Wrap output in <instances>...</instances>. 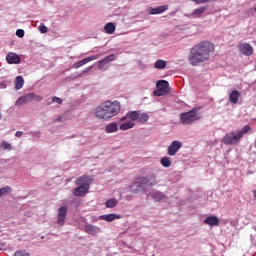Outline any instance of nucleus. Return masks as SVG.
<instances>
[{
  "label": "nucleus",
  "mask_w": 256,
  "mask_h": 256,
  "mask_svg": "<svg viewBox=\"0 0 256 256\" xmlns=\"http://www.w3.org/2000/svg\"><path fill=\"white\" fill-rule=\"evenodd\" d=\"M148 121H149V114L147 113L139 114V117H138L139 123H147Z\"/></svg>",
  "instance_id": "obj_29"
},
{
  "label": "nucleus",
  "mask_w": 256,
  "mask_h": 256,
  "mask_svg": "<svg viewBox=\"0 0 256 256\" xmlns=\"http://www.w3.org/2000/svg\"><path fill=\"white\" fill-rule=\"evenodd\" d=\"M199 119H201V114L197 108L180 114V123H182V125H193V123L199 121Z\"/></svg>",
  "instance_id": "obj_5"
},
{
  "label": "nucleus",
  "mask_w": 256,
  "mask_h": 256,
  "mask_svg": "<svg viewBox=\"0 0 256 256\" xmlns=\"http://www.w3.org/2000/svg\"><path fill=\"white\" fill-rule=\"evenodd\" d=\"M16 35H17V37H20V39H23V37H25V30H23V29H18V30L16 31Z\"/></svg>",
  "instance_id": "obj_36"
},
{
  "label": "nucleus",
  "mask_w": 256,
  "mask_h": 256,
  "mask_svg": "<svg viewBox=\"0 0 256 256\" xmlns=\"http://www.w3.org/2000/svg\"><path fill=\"white\" fill-rule=\"evenodd\" d=\"M239 97H241V92L237 90H233L229 94L230 103H232L233 105H237L239 103Z\"/></svg>",
  "instance_id": "obj_14"
},
{
  "label": "nucleus",
  "mask_w": 256,
  "mask_h": 256,
  "mask_svg": "<svg viewBox=\"0 0 256 256\" xmlns=\"http://www.w3.org/2000/svg\"><path fill=\"white\" fill-rule=\"evenodd\" d=\"M0 89H7V82H0Z\"/></svg>",
  "instance_id": "obj_38"
},
{
  "label": "nucleus",
  "mask_w": 256,
  "mask_h": 256,
  "mask_svg": "<svg viewBox=\"0 0 256 256\" xmlns=\"http://www.w3.org/2000/svg\"><path fill=\"white\" fill-rule=\"evenodd\" d=\"M6 61L9 65H19V63H21V58L16 53L10 52L6 56Z\"/></svg>",
  "instance_id": "obj_11"
},
{
  "label": "nucleus",
  "mask_w": 256,
  "mask_h": 256,
  "mask_svg": "<svg viewBox=\"0 0 256 256\" xmlns=\"http://www.w3.org/2000/svg\"><path fill=\"white\" fill-rule=\"evenodd\" d=\"M254 193V199L256 200V189L253 191Z\"/></svg>",
  "instance_id": "obj_40"
},
{
  "label": "nucleus",
  "mask_w": 256,
  "mask_h": 256,
  "mask_svg": "<svg viewBox=\"0 0 256 256\" xmlns=\"http://www.w3.org/2000/svg\"><path fill=\"white\" fill-rule=\"evenodd\" d=\"M215 54V44L209 41H202L190 49L188 61L193 67H198L201 63L209 61Z\"/></svg>",
  "instance_id": "obj_1"
},
{
  "label": "nucleus",
  "mask_w": 256,
  "mask_h": 256,
  "mask_svg": "<svg viewBox=\"0 0 256 256\" xmlns=\"http://www.w3.org/2000/svg\"><path fill=\"white\" fill-rule=\"evenodd\" d=\"M38 31L42 34L48 33L49 32V28H47V26H45V24H40L38 26Z\"/></svg>",
  "instance_id": "obj_34"
},
{
  "label": "nucleus",
  "mask_w": 256,
  "mask_h": 256,
  "mask_svg": "<svg viewBox=\"0 0 256 256\" xmlns=\"http://www.w3.org/2000/svg\"><path fill=\"white\" fill-rule=\"evenodd\" d=\"M105 131L106 133H117V131H119V126L117 125V123L112 122L106 125Z\"/></svg>",
  "instance_id": "obj_19"
},
{
  "label": "nucleus",
  "mask_w": 256,
  "mask_h": 256,
  "mask_svg": "<svg viewBox=\"0 0 256 256\" xmlns=\"http://www.w3.org/2000/svg\"><path fill=\"white\" fill-rule=\"evenodd\" d=\"M85 232L88 233V235H98V233H101V228L92 225V224H86L85 227Z\"/></svg>",
  "instance_id": "obj_13"
},
{
  "label": "nucleus",
  "mask_w": 256,
  "mask_h": 256,
  "mask_svg": "<svg viewBox=\"0 0 256 256\" xmlns=\"http://www.w3.org/2000/svg\"><path fill=\"white\" fill-rule=\"evenodd\" d=\"M7 193H11V187L6 186L4 188H0V197H3V195H7Z\"/></svg>",
  "instance_id": "obj_32"
},
{
  "label": "nucleus",
  "mask_w": 256,
  "mask_h": 256,
  "mask_svg": "<svg viewBox=\"0 0 256 256\" xmlns=\"http://www.w3.org/2000/svg\"><path fill=\"white\" fill-rule=\"evenodd\" d=\"M23 85H25V80L23 76H17L15 79V89L19 91V89H23Z\"/></svg>",
  "instance_id": "obj_21"
},
{
  "label": "nucleus",
  "mask_w": 256,
  "mask_h": 256,
  "mask_svg": "<svg viewBox=\"0 0 256 256\" xmlns=\"http://www.w3.org/2000/svg\"><path fill=\"white\" fill-rule=\"evenodd\" d=\"M121 113V103L117 100L115 101H105L102 102L95 109V116L97 119H103L104 121H109V119H113V117L119 115Z\"/></svg>",
  "instance_id": "obj_2"
},
{
  "label": "nucleus",
  "mask_w": 256,
  "mask_h": 256,
  "mask_svg": "<svg viewBox=\"0 0 256 256\" xmlns=\"http://www.w3.org/2000/svg\"><path fill=\"white\" fill-rule=\"evenodd\" d=\"M155 69H165L167 67V61L165 60H157L154 64Z\"/></svg>",
  "instance_id": "obj_27"
},
{
  "label": "nucleus",
  "mask_w": 256,
  "mask_h": 256,
  "mask_svg": "<svg viewBox=\"0 0 256 256\" xmlns=\"http://www.w3.org/2000/svg\"><path fill=\"white\" fill-rule=\"evenodd\" d=\"M237 48H238L239 52L242 55H245L246 57H251V55H253V53H254L253 46H251V44H249V43L238 44Z\"/></svg>",
  "instance_id": "obj_7"
},
{
  "label": "nucleus",
  "mask_w": 256,
  "mask_h": 256,
  "mask_svg": "<svg viewBox=\"0 0 256 256\" xmlns=\"http://www.w3.org/2000/svg\"><path fill=\"white\" fill-rule=\"evenodd\" d=\"M52 103H58V105H61V103H63V100L57 96H54L52 98Z\"/></svg>",
  "instance_id": "obj_37"
},
{
  "label": "nucleus",
  "mask_w": 256,
  "mask_h": 256,
  "mask_svg": "<svg viewBox=\"0 0 256 256\" xmlns=\"http://www.w3.org/2000/svg\"><path fill=\"white\" fill-rule=\"evenodd\" d=\"M157 89H164V91H167L169 89V82L167 80H160L156 83Z\"/></svg>",
  "instance_id": "obj_25"
},
{
  "label": "nucleus",
  "mask_w": 256,
  "mask_h": 256,
  "mask_svg": "<svg viewBox=\"0 0 256 256\" xmlns=\"http://www.w3.org/2000/svg\"><path fill=\"white\" fill-rule=\"evenodd\" d=\"M67 218V206H62L58 209L57 225L63 227L65 225V219Z\"/></svg>",
  "instance_id": "obj_9"
},
{
  "label": "nucleus",
  "mask_w": 256,
  "mask_h": 256,
  "mask_svg": "<svg viewBox=\"0 0 256 256\" xmlns=\"http://www.w3.org/2000/svg\"><path fill=\"white\" fill-rule=\"evenodd\" d=\"M31 94L28 93V94H25L23 96H21L20 98L17 99L16 101V105L18 107H21V105H25V103H31Z\"/></svg>",
  "instance_id": "obj_16"
},
{
  "label": "nucleus",
  "mask_w": 256,
  "mask_h": 256,
  "mask_svg": "<svg viewBox=\"0 0 256 256\" xmlns=\"http://www.w3.org/2000/svg\"><path fill=\"white\" fill-rule=\"evenodd\" d=\"M22 135H23V132H21V131H17L15 133V137H21Z\"/></svg>",
  "instance_id": "obj_39"
},
{
  "label": "nucleus",
  "mask_w": 256,
  "mask_h": 256,
  "mask_svg": "<svg viewBox=\"0 0 256 256\" xmlns=\"http://www.w3.org/2000/svg\"><path fill=\"white\" fill-rule=\"evenodd\" d=\"M139 111L128 112L126 116L121 118V121H125V119H132L133 121H139Z\"/></svg>",
  "instance_id": "obj_18"
},
{
  "label": "nucleus",
  "mask_w": 256,
  "mask_h": 256,
  "mask_svg": "<svg viewBox=\"0 0 256 256\" xmlns=\"http://www.w3.org/2000/svg\"><path fill=\"white\" fill-rule=\"evenodd\" d=\"M135 127V122L133 121H126L120 125L121 131H127L129 129H133Z\"/></svg>",
  "instance_id": "obj_22"
},
{
  "label": "nucleus",
  "mask_w": 256,
  "mask_h": 256,
  "mask_svg": "<svg viewBox=\"0 0 256 256\" xmlns=\"http://www.w3.org/2000/svg\"><path fill=\"white\" fill-rule=\"evenodd\" d=\"M160 163H161L162 167L169 168V167H171V158H169L167 156L163 157V158H161Z\"/></svg>",
  "instance_id": "obj_28"
},
{
  "label": "nucleus",
  "mask_w": 256,
  "mask_h": 256,
  "mask_svg": "<svg viewBox=\"0 0 256 256\" xmlns=\"http://www.w3.org/2000/svg\"><path fill=\"white\" fill-rule=\"evenodd\" d=\"M98 57H99V54L89 56L88 58H84L83 60L76 62L73 65V67H74V69H79V67H83V65H87V63H89V62L97 60Z\"/></svg>",
  "instance_id": "obj_12"
},
{
  "label": "nucleus",
  "mask_w": 256,
  "mask_h": 256,
  "mask_svg": "<svg viewBox=\"0 0 256 256\" xmlns=\"http://www.w3.org/2000/svg\"><path fill=\"white\" fill-rule=\"evenodd\" d=\"M30 99L31 101H37L38 103H40V101H43V96L37 95L35 93H30Z\"/></svg>",
  "instance_id": "obj_31"
},
{
  "label": "nucleus",
  "mask_w": 256,
  "mask_h": 256,
  "mask_svg": "<svg viewBox=\"0 0 256 256\" xmlns=\"http://www.w3.org/2000/svg\"><path fill=\"white\" fill-rule=\"evenodd\" d=\"M100 221H107L111 223V221H115V219H121V215L118 214H104L99 216Z\"/></svg>",
  "instance_id": "obj_15"
},
{
  "label": "nucleus",
  "mask_w": 256,
  "mask_h": 256,
  "mask_svg": "<svg viewBox=\"0 0 256 256\" xmlns=\"http://www.w3.org/2000/svg\"><path fill=\"white\" fill-rule=\"evenodd\" d=\"M118 204H119V200L115 198L108 199L105 202V206L107 207V209H113V207H117Z\"/></svg>",
  "instance_id": "obj_24"
},
{
  "label": "nucleus",
  "mask_w": 256,
  "mask_h": 256,
  "mask_svg": "<svg viewBox=\"0 0 256 256\" xmlns=\"http://www.w3.org/2000/svg\"><path fill=\"white\" fill-rule=\"evenodd\" d=\"M154 95H155V97H163V95H167V90L162 89V88H157L154 91Z\"/></svg>",
  "instance_id": "obj_30"
},
{
  "label": "nucleus",
  "mask_w": 256,
  "mask_h": 256,
  "mask_svg": "<svg viewBox=\"0 0 256 256\" xmlns=\"http://www.w3.org/2000/svg\"><path fill=\"white\" fill-rule=\"evenodd\" d=\"M181 147H183V143H181L179 140H174L168 147L167 154L170 155V157H174V155H177V152L179 149H181Z\"/></svg>",
  "instance_id": "obj_8"
},
{
  "label": "nucleus",
  "mask_w": 256,
  "mask_h": 256,
  "mask_svg": "<svg viewBox=\"0 0 256 256\" xmlns=\"http://www.w3.org/2000/svg\"><path fill=\"white\" fill-rule=\"evenodd\" d=\"M14 256H31V254L27 253L25 250H19L14 253Z\"/></svg>",
  "instance_id": "obj_35"
},
{
  "label": "nucleus",
  "mask_w": 256,
  "mask_h": 256,
  "mask_svg": "<svg viewBox=\"0 0 256 256\" xmlns=\"http://www.w3.org/2000/svg\"><path fill=\"white\" fill-rule=\"evenodd\" d=\"M104 31H106L108 35H113V33H115V24L108 22L104 27Z\"/></svg>",
  "instance_id": "obj_26"
},
{
  "label": "nucleus",
  "mask_w": 256,
  "mask_h": 256,
  "mask_svg": "<svg viewBox=\"0 0 256 256\" xmlns=\"http://www.w3.org/2000/svg\"><path fill=\"white\" fill-rule=\"evenodd\" d=\"M254 11H255V13H256V6H255V8H254Z\"/></svg>",
  "instance_id": "obj_41"
},
{
  "label": "nucleus",
  "mask_w": 256,
  "mask_h": 256,
  "mask_svg": "<svg viewBox=\"0 0 256 256\" xmlns=\"http://www.w3.org/2000/svg\"><path fill=\"white\" fill-rule=\"evenodd\" d=\"M149 197L154 199V201H161L162 199H165V194L162 192L156 191L149 194Z\"/></svg>",
  "instance_id": "obj_23"
},
{
  "label": "nucleus",
  "mask_w": 256,
  "mask_h": 256,
  "mask_svg": "<svg viewBox=\"0 0 256 256\" xmlns=\"http://www.w3.org/2000/svg\"><path fill=\"white\" fill-rule=\"evenodd\" d=\"M75 184L78 187L73 189V195L75 197H85L91 189V178L87 175H83L75 180Z\"/></svg>",
  "instance_id": "obj_3"
},
{
  "label": "nucleus",
  "mask_w": 256,
  "mask_h": 256,
  "mask_svg": "<svg viewBox=\"0 0 256 256\" xmlns=\"http://www.w3.org/2000/svg\"><path fill=\"white\" fill-rule=\"evenodd\" d=\"M112 61H117V54H110L104 59L98 61V68L100 71H107V69H109V63Z\"/></svg>",
  "instance_id": "obj_6"
},
{
  "label": "nucleus",
  "mask_w": 256,
  "mask_h": 256,
  "mask_svg": "<svg viewBox=\"0 0 256 256\" xmlns=\"http://www.w3.org/2000/svg\"><path fill=\"white\" fill-rule=\"evenodd\" d=\"M204 223L210 227H217L219 225V218L217 216H209L204 220Z\"/></svg>",
  "instance_id": "obj_17"
},
{
  "label": "nucleus",
  "mask_w": 256,
  "mask_h": 256,
  "mask_svg": "<svg viewBox=\"0 0 256 256\" xmlns=\"http://www.w3.org/2000/svg\"><path fill=\"white\" fill-rule=\"evenodd\" d=\"M0 147H1L2 149L11 151V143H9V142H7V141H2L1 144H0Z\"/></svg>",
  "instance_id": "obj_33"
},
{
  "label": "nucleus",
  "mask_w": 256,
  "mask_h": 256,
  "mask_svg": "<svg viewBox=\"0 0 256 256\" xmlns=\"http://www.w3.org/2000/svg\"><path fill=\"white\" fill-rule=\"evenodd\" d=\"M251 130V126L245 125L242 129L233 131L225 136V143L228 145H237L241 141L243 135H247V133Z\"/></svg>",
  "instance_id": "obj_4"
},
{
  "label": "nucleus",
  "mask_w": 256,
  "mask_h": 256,
  "mask_svg": "<svg viewBox=\"0 0 256 256\" xmlns=\"http://www.w3.org/2000/svg\"><path fill=\"white\" fill-rule=\"evenodd\" d=\"M205 11H207V7L203 6L200 8L195 9L190 15L189 17H194V18H198L201 17V15L203 13H205Z\"/></svg>",
  "instance_id": "obj_20"
},
{
  "label": "nucleus",
  "mask_w": 256,
  "mask_h": 256,
  "mask_svg": "<svg viewBox=\"0 0 256 256\" xmlns=\"http://www.w3.org/2000/svg\"><path fill=\"white\" fill-rule=\"evenodd\" d=\"M169 9V5H163V6H158V7H148L146 9L148 15H161V13H165Z\"/></svg>",
  "instance_id": "obj_10"
}]
</instances>
